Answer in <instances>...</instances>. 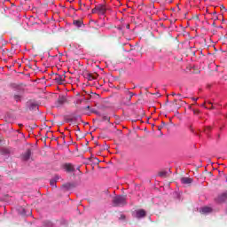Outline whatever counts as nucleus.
<instances>
[{"instance_id":"1","label":"nucleus","mask_w":227,"mask_h":227,"mask_svg":"<svg viewBox=\"0 0 227 227\" xmlns=\"http://www.w3.org/2000/svg\"><path fill=\"white\" fill-rule=\"evenodd\" d=\"M113 205L114 207H125V205H127V196L118 195L114 197Z\"/></svg>"},{"instance_id":"2","label":"nucleus","mask_w":227,"mask_h":227,"mask_svg":"<svg viewBox=\"0 0 227 227\" xmlns=\"http://www.w3.org/2000/svg\"><path fill=\"white\" fill-rule=\"evenodd\" d=\"M53 79H54L55 82H57V84H64L65 81L67 79V75L55 74Z\"/></svg>"},{"instance_id":"3","label":"nucleus","mask_w":227,"mask_h":227,"mask_svg":"<svg viewBox=\"0 0 227 227\" xmlns=\"http://www.w3.org/2000/svg\"><path fill=\"white\" fill-rule=\"evenodd\" d=\"M227 200V191L223 192V193H220L215 199V201L216 203H225Z\"/></svg>"},{"instance_id":"4","label":"nucleus","mask_w":227,"mask_h":227,"mask_svg":"<svg viewBox=\"0 0 227 227\" xmlns=\"http://www.w3.org/2000/svg\"><path fill=\"white\" fill-rule=\"evenodd\" d=\"M97 10L99 15H106V12H107V5H106V4H99L97 5Z\"/></svg>"},{"instance_id":"5","label":"nucleus","mask_w":227,"mask_h":227,"mask_svg":"<svg viewBox=\"0 0 227 227\" xmlns=\"http://www.w3.org/2000/svg\"><path fill=\"white\" fill-rule=\"evenodd\" d=\"M83 76L85 79H88L89 81H95L98 78V74L84 73Z\"/></svg>"},{"instance_id":"6","label":"nucleus","mask_w":227,"mask_h":227,"mask_svg":"<svg viewBox=\"0 0 227 227\" xmlns=\"http://www.w3.org/2000/svg\"><path fill=\"white\" fill-rule=\"evenodd\" d=\"M63 168L66 171H67V173H74V171H75V168L74 165H72V163H65Z\"/></svg>"},{"instance_id":"7","label":"nucleus","mask_w":227,"mask_h":227,"mask_svg":"<svg viewBox=\"0 0 227 227\" xmlns=\"http://www.w3.org/2000/svg\"><path fill=\"white\" fill-rule=\"evenodd\" d=\"M137 219H142V217H146V211L145 209H138L136 211Z\"/></svg>"},{"instance_id":"8","label":"nucleus","mask_w":227,"mask_h":227,"mask_svg":"<svg viewBox=\"0 0 227 227\" xmlns=\"http://www.w3.org/2000/svg\"><path fill=\"white\" fill-rule=\"evenodd\" d=\"M30 157H31V149H27V150L21 155L22 160H29Z\"/></svg>"},{"instance_id":"9","label":"nucleus","mask_w":227,"mask_h":227,"mask_svg":"<svg viewBox=\"0 0 227 227\" xmlns=\"http://www.w3.org/2000/svg\"><path fill=\"white\" fill-rule=\"evenodd\" d=\"M24 94V90H20V93L18 94H14L13 95V100H15V102H21L22 100V95Z\"/></svg>"},{"instance_id":"10","label":"nucleus","mask_w":227,"mask_h":227,"mask_svg":"<svg viewBox=\"0 0 227 227\" xmlns=\"http://www.w3.org/2000/svg\"><path fill=\"white\" fill-rule=\"evenodd\" d=\"M180 180L181 184H184V185H189L193 182L192 178L190 177H181Z\"/></svg>"},{"instance_id":"11","label":"nucleus","mask_w":227,"mask_h":227,"mask_svg":"<svg viewBox=\"0 0 227 227\" xmlns=\"http://www.w3.org/2000/svg\"><path fill=\"white\" fill-rule=\"evenodd\" d=\"M67 102V98L65 96H59L57 99V106L59 107V106H63Z\"/></svg>"},{"instance_id":"12","label":"nucleus","mask_w":227,"mask_h":227,"mask_svg":"<svg viewBox=\"0 0 227 227\" xmlns=\"http://www.w3.org/2000/svg\"><path fill=\"white\" fill-rule=\"evenodd\" d=\"M1 155H10L12 153V149L10 148H2L0 151Z\"/></svg>"},{"instance_id":"13","label":"nucleus","mask_w":227,"mask_h":227,"mask_svg":"<svg viewBox=\"0 0 227 227\" xmlns=\"http://www.w3.org/2000/svg\"><path fill=\"white\" fill-rule=\"evenodd\" d=\"M212 211H213V209H212V207H202L201 210H200V212H201L202 214H210V213H212Z\"/></svg>"},{"instance_id":"14","label":"nucleus","mask_w":227,"mask_h":227,"mask_svg":"<svg viewBox=\"0 0 227 227\" xmlns=\"http://www.w3.org/2000/svg\"><path fill=\"white\" fill-rule=\"evenodd\" d=\"M27 104L30 110L34 111L35 109H38V105L36 103L29 101Z\"/></svg>"},{"instance_id":"15","label":"nucleus","mask_w":227,"mask_h":227,"mask_svg":"<svg viewBox=\"0 0 227 227\" xmlns=\"http://www.w3.org/2000/svg\"><path fill=\"white\" fill-rule=\"evenodd\" d=\"M62 187L66 189L67 191H69V189H73V187H75L74 184L67 183L66 184H63Z\"/></svg>"},{"instance_id":"16","label":"nucleus","mask_w":227,"mask_h":227,"mask_svg":"<svg viewBox=\"0 0 227 227\" xmlns=\"http://www.w3.org/2000/svg\"><path fill=\"white\" fill-rule=\"evenodd\" d=\"M159 176H160L161 178H168V176H169V174L168 173V171H161L159 173Z\"/></svg>"},{"instance_id":"17","label":"nucleus","mask_w":227,"mask_h":227,"mask_svg":"<svg viewBox=\"0 0 227 227\" xmlns=\"http://www.w3.org/2000/svg\"><path fill=\"white\" fill-rule=\"evenodd\" d=\"M74 25L76 26V27H81L82 26V21L79 20H74Z\"/></svg>"},{"instance_id":"18","label":"nucleus","mask_w":227,"mask_h":227,"mask_svg":"<svg viewBox=\"0 0 227 227\" xmlns=\"http://www.w3.org/2000/svg\"><path fill=\"white\" fill-rule=\"evenodd\" d=\"M118 33H119V36H123L124 33H123V28L121 27H116Z\"/></svg>"},{"instance_id":"19","label":"nucleus","mask_w":227,"mask_h":227,"mask_svg":"<svg viewBox=\"0 0 227 227\" xmlns=\"http://www.w3.org/2000/svg\"><path fill=\"white\" fill-rule=\"evenodd\" d=\"M58 182L57 179H51L50 181V185H51V187H56V183Z\"/></svg>"},{"instance_id":"20","label":"nucleus","mask_w":227,"mask_h":227,"mask_svg":"<svg viewBox=\"0 0 227 227\" xmlns=\"http://www.w3.org/2000/svg\"><path fill=\"white\" fill-rule=\"evenodd\" d=\"M178 99H174L172 102L173 107H176L177 109L180 107L177 106Z\"/></svg>"},{"instance_id":"21","label":"nucleus","mask_w":227,"mask_h":227,"mask_svg":"<svg viewBox=\"0 0 227 227\" xmlns=\"http://www.w3.org/2000/svg\"><path fill=\"white\" fill-rule=\"evenodd\" d=\"M111 118L108 116H103V121H110Z\"/></svg>"},{"instance_id":"22","label":"nucleus","mask_w":227,"mask_h":227,"mask_svg":"<svg viewBox=\"0 0 227 227\" xmlns=\"http://www.w3.org/2000/svg\"><path fill=\"white\" fill-rule=\"evenodd\" d=\"M91 13H98V9H97V5L94 9H92Z\"/></svg>"},{"instance_id":"23","label":"nucleus","mask_w":227,"mask_h":227,"mask_svg":"<svg viewBox=\"0 0 227 227\" xmlns=\"http://www.w3.org/2000/svg\"><path fill=\"white\" fill-rule=\"evenodd\" d=\"M120 219H121L122 221H125V219H126L125 215H121Z\"/></svg>"},{"instance_id":"24","label":"nucleus","mask_w":227,"mask_h":227,"mask_svg":"<svg viewBox=\"0 0 227 227\" xmlns=\"http://www.w3.org/2000/svg\"><path fill=\"white\" fill-rule=\"evenodd\" d=\"M128 93H129L130 98H132V97H134V93L133 92L129 91Z\"/></svg>"},{"instance_id":"25","label":"nucleus","mask_w":227,"mask_h":227,"mask_svg":"<svg viewBox=\"0 0 227 227\" xmlns=\"http://www.w3.org/2000/svg\"><path fill=\"white\" fill-rule=\"evenodd\" d=\"M94 114H97L98 116H101V115H102V114H100V112H98V111L94 112Z\"/></svg>"},{"instance_id":"26","label":"nucleus","mask_w":227,"mask_h":227,"mask_svg":"<svg viewBox=\"0 0 227 227\" xmlns=\"http://www.w3.org/2000/svg\"><path fill=\"white\" fill-rule=\"evenodd\" d=\"M194 114H200V110H193Z\"/></svg>"},{"instance_id":"27","label":"nucleus","mask_w":227,"mask_h":227,"mask_svg":"<svg viewBox=\"0 0 227 227\" xmlns=\"http://www.w3.org/2000/svg\"><path fill=\"white\" fill-rule=\"evenodd\" d=\"M128 102H130L132 100V98H129V96L127 98Z\"/></svg>"},{"instance_id":"28","label":"nucleus","mask_w":227,"mask_h":227,"mask_svg":"<svg viewBox=\"0 0 227 227\" xmlns=\"http://www.w3.org/2000/svg\"><path fill=\"white\" fill-rule=\"evenodd\" d=\"M126 28H127V29H130V25H129V24H127V25H126Z\"/></svg>"},{"instance_id":"29","label":"nucleus","mask_w":227,"mask_h":227,"mask_svg":"<svg viewBox=\"0 0 227 227\" xmlns=\"http://www.w3.org/2000/svg\"><path fill=\"white\" fill-rule=\"evenodd\" d=\"M207 131H210V130H211L210 127H207V128L205 129L206 132H207Z\"/></svg>"},{"instance_id":"30","label":"nucleus","mask_w":227,"mask_h":227,"mask_svg":"<svg viewBox=\"0 0 227 227\" xmlns=\"http://www.w3.org/2000/svg\"><path fill=\"white\" fill-rule=\"evenodd\" d=\"M158 130H162V126H158Z\"/></svg>"},{"instance_id":"31","label":"nucleus","mask_w":227,"mask_h":227,"mask_svg":"<svg viewBox=\"0 0 227 227\" xmlns=\"http://www.w3.org/2000/svg\"><path fill=\"white\" fill-rule=\"evenodd\" d=\"M192 100L196 102L198 100V98H192Z\"/></svg>"},{"instance_id":"32","label":"nucleus","mask_w":227,"mask_h":227,"mask_svg":"<svg viewBox=\"0 0 227 227\" xmlns=\"http://www.w3.org/2000/svg\"><path fill=\"white\" fill-rule=\"evenodd\" d=\"M171 95H172V97H175V96H176V93L172 92Z\"/></svg>"},{"instance_id":"33","label":"nucleus","mask_w":227,"mask_h":227,"mask_svg":"<svg viewBox=\"0 0 227 227\" xmlns=\"http://www.w3.org/2000/svg\"><path fill=\"white\" fill-rule=\"evenodd\" d=\"M176 95V97H182V94H180V93H177Z\"/></svg>"},{"instance_id":"34","label":"nucleus","mask_w":227,"mask_h":227,"mask_svg":"<svg viewBox=\"0 0 227 227\" xmlns=\"http://www.w3.org/2000/svg\"><path fill=\"white\" fill-rule=\"evenodd\" d=\"M91 113H94V114H95V113H97V111L94 110V109H92V110H91Z\"/></svg>"},{"instance_id":"35","label":"nucleus","mask_w":227,"mask_h":227,"mask_svg":"<svg viewBox=\"0 0 227 227\" xmlns=\"http://www.w3.org/2000/svg\"><path fill=\"white\" fill-rule=\"evenodd\" d=\"M85 109H90V106H86Z\"/></svg>"},{"instance_id":"36","label":"nucleus","mask_w":227,"mask_h":227,"mask_svg":"<svg viewBox=\"0 0 227 227\" xmlns=\"http://www.w3.org/2000/svg\"><path fill=\"white\" fill-rule=\"evenodd\" d=\"M195 74H200V71H196Z\"/></svg>"},{"instance_id":"37","label":"nucleus","mask_w":227,"mask_h":227,"mask_svg":"<svg viewBox=\"0 0 227 227\" xmlns=\"http://www.w3.org/2000/svg\"><path fill=\"white\" fill-rule=\"evenodd\" d=\"M162 125H166V122H162Z\"/></svg>"},{"instance_id":"38","label":"nucleus","mask_w":227,"mask_h":227,"mask_svg":"<svg viewBox=\"0 0 227 227\" xmlns=\"http://www.w3.org/2000/svg\"><path fill=\"white\" fill-rule=\"evenodd\" d=\"M211 109H214V106H211Z\"/></svg>"},{"instance_id":"39","label":"nucleus","mask_w":227,"mask_h":227,"mask_svg":"<svg viewBox=\"0 0 227 227\" xmlns=\"http://www.w3.org/2000/svg\"><path fill=\"white\" fill-rule=\"evenodd\" d=\"M218 137H221V135H218Z\"/></svg>"},{"instance_id":"40","label":"nucleus","mask_w":227,"mask_h":227,"mask_svg":"<svg viewBox=\"0 0 227 227\" xmlns=\"http://www.w3.org/2000/svg\"><path fill=\"white\" fill-rule=\"evenodd\" d=\"M208 104H212L211 102H208Z\"/></svg>"}]
</instances>
